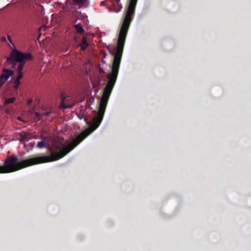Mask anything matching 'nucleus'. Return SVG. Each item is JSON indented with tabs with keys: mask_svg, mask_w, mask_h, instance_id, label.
Wrapping results in <instances>:
<instances>
[{
	"mask_svg": "<svg viewBox=\"0 0 251 251\" xmlns=\"http://www.w3.org/2000/svg\"><path fill=\"white\" fill-rule=\"evenodd\" d=\"M108 82L104 88L99 106L98 115L95 117L92 124L79 133L67 145L60 142L53 143L50 147V155H41L30 157L19 162V158L15 155H8L3 165H0V174H7L16 172L22 169L46 162L57 161L69 153L82 141L96 130L100 125L103 118L106 105L110 97V74Z\"/></svg>",
	"mask_w": 251,
	"mask_h": 251,
	"instance_id": "obj_1",
	"label": "nucleus"
},
{
	"mask_svg": "<svg viewBox=\"0 0 251 251\" xmlns=\"http://www.w3.org/2000/svg\"><path fill=\"white\" fill-rule=\"evenodd\" d=\"M33 60V56L30 53H23L16 49H14L9 54V57L5 63V66L12 65V68L17 72L18 75L16 78L20 79L23 78L22 71L26 61Z\"/></svg>",
	"mask_w": 251,
	"mask_h": 251,
	"instance_id": "obj_2",
	"label": "nucleus"
},
{
	"mask_svg": "<svg viewBox=\"0 0 251 251\" xmlns=\"http://www.w3.org/2000/svg\"><path fill=\"white\" fill-rule=\"evenodd\" d=\"M13 75V71L8 69H3L1 75H0V88L9 79V78L10 76L12 77Z\"/></svg>",
	"mask_w": 251,
	"mask_h": 251,
	"instance_id": "obj_3",
	"label": "nucleus"
},
{
	"mask_svg": "<svg viewBox=\"0 0 251 251\" xmlns=\"http://www.w3.org/2000/svg\"><path fill=\"white\" fill-rule=\"evenodd\" d=\"M88 0H67V2L71 7L79 8L87 5Z\"/></svg>",
	"mask_w": 251,
	"mask_h": 251,
	"instance_id": "obj_4",
	"label": "nucleus"
},
{
	"mask_svg": "<svg viewBox=\"0 0 251 251\" xmlns=\"http://www.w3.org/2000/svg\"><path fill=\"white\" fill-rule=\"evenodd\" d=\"M20 141L23 142H26L31 139L30 134L25 132H22L19 134Z\"/></svg>",
	"mask_w": 251,
	"mask_h": 251,
	"instance_id": "obj_5",
	"label": "nucleus"
},
{
	"mask_svg": "<svg viewBox=\"0 0 251 251\" xmlns=\"http://www.w3.org/2000/svg\"><path fill=\"white\" fill-rule=\"evenodd\" d=\"M113 4L115 6V11L116 12H119L123 8L122 3L120 2V0H112Z\"/></svg>",
	"mask_w": 251,
	"mask_h": 251,
	"instance_id": "obj_6",
	"label": "nucleus"
},
{
	"mask_svg": "<svg viewBox=\"0 0 251 251\" xmlns=\"http://www.w3.org/2000/svg\"><path fill=\"white\" fill-rule=\"evenodd\" d=\"M79 45L81 47V48L83 50H85L88 46L89 44L87 43L86 38L85 37L82 38V41Z\"/></svg>",
	"mask_w": 251,
	"mask_h": 251,
	"instance_id": "obj_7",
	"label": "nucleus"
},
{
	"mask_svg": "<svg viewBox=\"0 0 251 251\" xmlns=\"http://www.w3.org/2000/svg\"><path fill=\"white\" fill-rule=\"evenodd\" d=\"M75 29L78 33L82 34L84 32V29L80 24H77L75 25Z\"/></svg>",
	"mask_w": 251,
	"mask_h": 251,
	"instance_id": "obj_8",
	"label": "nucleus"
},
{
	"mask_svg": "<svg viewBox=\"0 0 251 251\" xmlns=\"http://www.w3.org/2000/svg\"><path fill=\"white\" fill-rule=\"evenodd\" d=\"M21 84L20 80L16 78L14 82V86L13 87L14 89L16 90V92L18 93V89L19 88V85Z\"/></svg>",
	"mask_w": 251,
	"mask_h": 251,
	"instance_id": "obj_9",
	"label": "nucleus"
},
{
	"mask_svg": "<svg viewBox=\"0 0 251 251\" xmlns=\"http://www.w3.org/2000/svg\"><path fill=\"white\" fill-rule=\"evenodd\" d=\"M34 115H35V120H40L41 119L42 117L47 116L48 115V113H43L42 115H41L38 112H35Z\"/></svg>",
	"mask_w": 251,
	"mask_h": 251,
	"instance_id": "obj_10",
	"label": "nucleus"
},
{
	"mask_svg": "<svg viewBox=\"0 0 251 251\" xmlns=\"http://www.w3.org/2000/svg\"><path fill=\"white\" fill-rule=\"evenodd\" d=\"M15 100H16V98L15 97H12V98L7 99L5 101L4 104H8L9 103H13V102H14Z\"/></svg>",
	"mask_w": 251,
	"mask_h": 251,
	"instance_id": "obj_11",
	"label": "nucleus"
},
{
	"mask_svg": "<svg viewBox=\"0 0 251 251\" xmlns=\"http://www.w3.org/2000/svg\"><path fill=\"white\" fill-rule=\"evenodd\" d=\"M46 143L43 141H41L38 142L37 147L42 149L46 147Z\"/></svg>",
	"mask_w": 251,
	"mask_h": 251,
	"instance_id": "obj_12",
	"label": "nucleus"
},
{
	"mask_svg": "<svg viewBox=\"0 0 251 251\" xmlns=\"http://www.w3.org/2000/svg\"><path fill=\"white\" fill-rule=\"evenodd\" d=\"M61 106L65 109L70 108L72 106L71 105L65 104L64 98H62Z\"/></svg>",
	"mask_w": 251,
	"mask_h": 251,
	"instance_id": "obj_13",
	"label": "nucleus"
},
{
	"mask_svg": "<svg viewBox=\"0 0 251 251\" xmlns=\"http://www.w3.org/2000/svg\"><path fill=\"white\" fill-rule=\"evenodd\" d=\"M32 102V100L30 99L27 102V104L30 105Z\"/></svg>",
	"mask_w": 251,
	"mask_h": 251,
	"instance_id": "obj_14",
	"label": "nucleus"
},
{
	"mask_svg": "<svg viewBox=\"0 0 251 251\" xmlns=\"http://www.w3.org/2000/svg\"><path fill=\"white\" fill-rule=\"evenodd\" d=\"M100 73H104V71L103 70V69H102L101 68H100Z\"/></svg>",
	"mask_w": 251,
	"mask_h": 251,
	"instance_id": "obj_15",
	"label": "nucleus"
},
{
	"mask_svg": "<svg viewBox=\"0 0 251 251\" xmlns=\"http://www.w3.org/2000/svg\"><path fill=\"white\" fill-rule=\"evenodd\" d=\"M8 39L9 40V41H10V42H11V38H10V36H8Z\"/></svg>",
	"mask_w": 251,
	"mask_h": 251,
	"instance_id": "obj_16",
	"label": "nucleus"
},
{
	"mask_svg": "<svg viewBox=\"0 0 251 251\" xmlns=\"http://www.w3.org/2000/svg\"><path fill=\"white\" fill-rule=\"evenodd\" d=\"M101 4H103V2H102H102H101Z\"/></svg>",
	"mask_w": 251,
	"mask_h": 251,
	"instance_id": "obj_17",
	"label": "nucleus"
}]
</instances>
